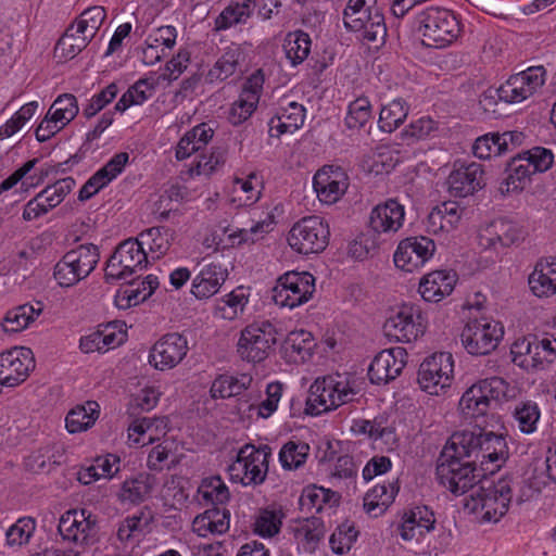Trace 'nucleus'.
<instances>
[{"instance_id":"c03bdc74","label":"nucleus","mask_w":556,"mask_h":556,"mask_svg":"<svg viewBox=\"0 0 556 556\" xmlns=\"http://www.w3.org/2000/svg\"><path fill=\"white\" fill-rule=\"evenodd\" d=\"M139 237L140 239L138 240L141 245L148 244L151 252L155 253L156 257H160L170 249L175 239V231L168 227L159 226L147 229Z\"/></svg>"},{"instance_id":"49530a36","label":"nucleus","mask_w":556,"mask_h":556,"mask_svg":"<svg viewBox=\"0 0 556 556\" xmlns=\"http://www.w3.org/2000/svg\"><path fill=\"white\" fill-rule=\"evenodd\" d=\"M408 106L402 99H395L383 105L379 114V127L382 131L392 132L406 119Z\"/></svg>"},{"instance_id":"4be33fe9","label":"nucleus","mask_w":556,"mask_h":556,"mask_svg":"<svg viewBox=\"0 0 556 556\" xmlns=\"http://www.w3.org/2000/svg\"><path fill=\"white\" fill-rule=\"evenodd\" d=\"M313 180L319 200L327 204L340 200L349 186L348 175L341 167H324L315 174Z\"/></svg>"},{"instance_id":"c85d7f7f","label":"nucleus","mask_w":556,"mask_h":556,"mask_svg":"<svg viewBox=\"0 0 556 556\" xmlns=\"http://www.w3.org/2000/svg\"><path fill=\"white\" fill-rule=\"evenodd\" d=\"M434 515L427 507H415L405 514L400 527V534L404 541L419 540L433 530Z\"/></svg>"},{"instance_id":"603ef678","label":"nucleus","mask_w":556,"mask_h":556,"mask_svg":"<svg viewBox=\"0 0 556 556\" xmlns=\"http://www.w3.org/2000/svg\"><path fill=\"white\" fill-rule=\"evenodd\" d=\"M283 517L285 514L281 508L267 507L261 509L253 523L254 532L267 538L276 535L280 531Z\"/></svg>"},{"instance_id":"a19ab883","label":"nucleus","mask_w":556,"mask_h":556,"mask_svg":"<svg viewBox=\"0 0 556 556\" xmlns=\"http://www.w3.org/2000/svg\"><path fill=\"white\" fill-rule=\"evenodd\" d=\"M118 458L115 455L97 457L94 463L78 471V481L90 484L100 478H112L118 470Z\"/></svg>"},{"instance_id":"5701e85b","label":"nucleus","mask_w":556,"mask_h":556,"mask_svg":"<svg viewBox=\"0 0 556 556\" xmlns=\"http://www.w3.org/2000/svg\"><path fill=\"white\" fill-rule=\"evenodd\" d=\"M448 192L455 198L473 194L484 186V172L480 164L470 163L455 168L446 180Z\"/></svg>"},{"instance_id":"6ab92c4d","label":"nucleus","mask_w":556,"mask_h":556,"mask_svg":"<svg viewBox=\"0 0 556 556\" xmlns=\"http://www.w3.org/2000/svg\"><path fill=\"white\" fill-rule=\"evenodd\" d=\"M188 351L186 337L178 332L167 333L152 346L149 363L157 370H168L180 364Z\"/></svg>"},{"instance_id":"09e8293b","label":"nucleus","mask_w":556,"mask_h":556,"mask_svg":"<svg viewBox=\"0 0 556 556\" xmlns=\"http://www.w3.org/2000/svg\"><path fill=\"white\" fill-rule=\"evenodd\" d=\"M506 173V191L509 192L522 190L526 182L529 180L530 175L534 172L531 168V164L526 161L523 154H518L508 163Z\"/></svg>"},{"instance_id":"4468645a","label":"nucleus","mask_w":556,"mask_h":556,"mask_svg":"<svg viewBox=\"0 0 556 556\" xmlns=\"http://www.w3.org/2000/svg\"><path fill=\"white\" fill-rule=\"evenodd\" d=\"M58 531L64 542L88 546L94 542L98 532L97 516L85 508L66 510L59 520Z\"/></svg>"},{"instance_id":"864d4df0","label":"nucleus","mask_w":556,"mask_h":556,"mask_svg":"<svg viewBox=\"0 0 556 556\" xmlns=\"http://www.w3.org/2000/svg\"><path fill=\"white\" fill-rule=\"evenodd\" d=\"M78 112L77 99L72 93L60 94L48 110L50 116H53L54 122H59L64 126L70 124L77 116Z\"/></svg>"},{"instance_id":"bb28decb","label":"nucleus","mask_w":556,"mask_h":556,"mask_svg":"<svg viewBox=\"0 0 556 556\" xmlns=\"http://www.w3.org/2000/svg\"><path fill=\"white\" fill-rule=\"evenodd\" d=\"M305 112V108L295 101H281L276 114L268 122L269 136L279 138L298 130L304 124Z\"/></svg>"},{"instance_id":"774afa93","label":"nucleus","mask_w":556,"mask_h":556,"mask_svg":"<svg viewBox=\"0 0 556 556\" xmlns=\"http://www.w3.org/2000/svg\"><path fill=\"white\" fill-rule=\"evenodd\" d=\"M533 367L542 365L544 362L552 363L556 358V339L533 336Z\"/></svg>"},{"instance_id":"6e6d98bb","label":"nucleus","mask_w":556,"mask_h":556,"mask_svg":"<svg viewBox=\"0 0 556 556\" xmlns=\"http://www.w3.org/2000/svg\"><path fill=\"white\" fill-rule=\"evenodd\" d=\"M496 239L503 247H510L525 240L526 228L514 220L500 219L494 224Z\"/></svg>"},{"instance_id":"e433bc0d","label":"nucleus","mask_w":556,"mask_h":556,"mask_svg":"<svg viewBox=\"0 0 556 556\" xmlns=\"http://www.w3.org/2000/svg\"><path fill=\"white\" fill-rule=\"evenodd\" d=\"M99 414V404L94 401H88L68 412L65 418V427L71 433L86 431L94 425Z\"/></svg>"},{"instance_id":"3c124183","label":"nucleus","mask_w":556,"mask_h":556,"mask_svg":"<svg viewBox=\"0 0 556 556\" xmlns=\"http://www.w3.org/2000/svg\"><path fill=\"white\" fill-rule=\"evenodd\" d=\"M328 386L336 396V407L352 402L358 390L356 389V380L353 377L342 374L328 375Z\"/></svg>"},{"instance_id":"f257e3e1","label":"nucleus","mask_w":556,"mask_h":556,"mask_svg":"<svg viewBox=\"0 0 556 556\" xmlns=\"http://www.w3.org/2000/svg\"><path fill=\"white\" fill-rule=\"evenodd\" d=\"M543 483L530 482L521 477L506 476L496 482L485 479L471 494L475 509L483 511L482 518L486 521H497L507 510L509 503L515 498L518 504L529 501L541 491Z\"/></svg>"},{"instance_id":"f3484780","label":"nucleus","mask_w":556,"mask_h":556,"mask_svg":"<svg viewBox=\"0 0 556 556\" xmlns=\"http://www.w3.org/2000/svg\"><path fill=\"white\" fill-rule=\"evenodd\" d=\"M384 333L399 342H412L424 334L425 318L419 308L403 305L383 325Z\"/></svg>"},{"instance_id":"2eb2a0df","label":"nucleus","mask_w":556,"mask_h":556,"mask_svg":"<svg viewBox=\"0 0 556 556\" xmlns=\"http://www.w3.org/2000/svg\"><path fill=\"white\" fill-rule=\"evenodd\" d=\"M454 371L453 356L448 352L434 353L419 366L418 383L426 392L439 395L451 386Z\"/></svg>"},{"instance_id":"f03ea898","label":"nucleus","mask_w":556,"mask_h":556,"mask_svg":"<svg viewBox=\"0 0 556 556\" xmlns=\"http://www.w3.org/2000/svg\"><path fill=\"white\" fill-rule=\"evenodd\" d=\"M437 479L442 486L459 496L480 485L484 473L472 458L454 453L448 440L438 460Z\"/></svg>"},{"instance_id":"20e7f679","label":"nucleus","mask_w":556,"mask_h":556,"mask_svg":"<svg viewBox=\"0 0 556 556\" xmlns=\"http://www.w3.org/2000/svg\"><path fill=\"white\" fill-rule=\"evenodd\" d=\"M508 391L509 383L501 377L481 379L460 397V413L466 420L477 421L490 409L496 408L502 401L507 400Z\"/></svg>"},{"instance_id":"c9c22d12","label":"nucleus","mask_w":556,"mask_h":556,"mask_svg":"<svg viewBox=\"0 0 556 556\" xmlns=\"http://www.w3.org/2000/svg\"><path fill=\"white\" fill-rule=\"evenodd\" d=\"M41 313L40 302H37V307L28 303L18 305L7 312L1 326L5 332H20L34 323Z\"/></svg>"},{"instance_id":"7ed1b4c3","label":"nucleus","mask_w":556,"mask_h":556,"mask_svg":"<svg viewBox=\"0 0 556 556\" xmlns=\"http://www.w3.org/2000/svg\"><path fill=\"white\" fill-rule=\"evenodd\" d=\"M450 448L454 453L472 458L476 463H504L508 456V447L502 434L493 432L478 433L463 430L450 438Z\"/></svg>"},{"instance_id":"37998d69","label":"nucleus","mask_w":556,"mask_h":556,"mask_svg":"<svg viewBox=\"0 0 556 556\" xmlns=\"http://www.w3.org/2000/svg\"><path fill=\"white\" fill-rule=\"evenodd\" d=\"M339 501V493L317 485L305 488L300 497L302 507L315 509L316 513L321 511L326 506L333 507L338 505Z\"/></svg>"},{"instance_id":"a18cd8bd","label":"nucleus","mask_w":556,"mask_h":556,"mask_svg":"<svg viewBox=\"0 0 556 556\" xmlns=\"http://www.w3.org/2000/svg\"><path fill=\"white\" fill-rule=\"evenodd\" d=\"M198 493L205 505L223 506L230 498L227 485L218 476L203 479L198 489Z\"/></svg>"},{"instance_id":"bf43d9fd","label":"nucleus","mask_w":556,"mask_h":556,"mask_svg":"<svg viewBox=\"0 0 556 556\" xmlns=\"http://www.w3.org/2000/svg\"><path fill=\"white\" fill-rule=\"evenodd\" d=\"M475 156L488 160L505 154L498 132H489L476 139L472 146Z\"/></svg>"},{"instance_id":"dca6fc26","label":"nucleus","mask_w":556,"mask_h":556,"mask_svg":"<svg viewBox=\"0 0 556 556\" xmlns=\"http://www.w3.org/2000/svg\"><path fill=\"white\" fill-rule=\"evenodd\" d=\"M545 70L543 66H532L510 76L496 90L498 99L507 103H519L530 98L544 85Z\"/></svg>"},{"instance_id":"0e129e2a","label":"nucleus","mask_w":556,"mask_h":556,"mask_svg":"<svg viewBox=\"0 0 556 556\" xmlns=\"http://www.w3.org/2000/svg\"><path fill=\"white\" fill-rule=\"evenodd\" d=\"M105 9L103 7L96 5L86 9L74 23L78 25V29H83L94 37L105 21Z\"/></svg>"},{"instance_id":"39448f33","label":"nucleus","mask_w":556,"mask_h":556,"mask_svg":"<svg viewBox=\"0 0 556 556\" xmlns=\"http://www.w3.org/2000/svg\"><path fill=\"white\" fill-rule=\"evenodd\" d=\"M415 27L421 35L422 45L435 49L451 45L460 33L456 15L443 8H427L417 13Z\"/></svg>"},{"instance_id":"8fccbe9b","label":"nucleus","mask_w":556,"mask_h":556,"mask_svg":"<svg viewBox=\"0 0 556 556\" xmlns=\"http://www.w3.org/2000/svg\"><path fill=\"white\" fill-rule=\"evenodd\" d=\"M309 454V445L300 441H288L279 451V462L286 470H296L304 466Z\"/></svg>"},{"instance_id":"423d86ee","label":"nucleus","mask_w":556,"mask_h":556,"mask_svg":"<svg viewBox=\"0 0 556 556\" xmlns=\"http://www.w3.org/2000/svg\"><path fill=\"white\" fill-rule=\"evenodd\" d=\"M344 27L368 42H383L387 25L377 0H349L343 10Z\"/></svg>"},{"instance_id":"b1692460","label":"nucleus","mask_w":556,"mask_h":556,"mask_svg":"<svg viewBox=\"0 0 556 556\" xmlns=\"http://www.w3.org/2000/svg\"><path fill=\"white\" fill-rule=\"evenodd\" d=\"M199 271L192 279L190 292L199 300L215 295L228 278V270L218 263L199 264Z\"/></svg>"},{"instance_id":"6e6552de","label":"nucleus","mask_w":556,"mask_h":556,"mask_svg":"<svg viewBox=\"0 0 556 556\" xmlns=\"http://www.w3.org/2000/svg\"><path fill=\"white\" fill-rule=\"evenodd\" d=\"M99 261L98 245L80 244L67 251L55 264L53 276L61 287H73L86 279L94 270Z\"/></svg>"},{"instance_id":"aec40b11","label":"nucleus","mask_w":556,"mask_h":556,"mask_svg":"<svg viewBox=\"0 0 556 556\" xmlns=\"http://www.w3.org/2000/svg\"><path fill=\"white\" fill-rule=\"evenodd\" d=\"M435 251V243L428 237H410L402 240L394 253V264L404 271L412 273L428 262Z\"/></svg>"},{"instance_id":"58836bf2","label":"nucleus","mask_w":556,"mask_h":556,"mask_svg":"<svg viewBox=\"0 0 556 556\" xmlns=\"http://www.w3.org/2000/svg\"><path fill=\"white\" fill-rule=\"evenodd\" d=\"M166 418H150L143 417L136 419L128 427V437L129 440L132 439L134 434H138V437H142V444L153 443L160 434H165L166 432ZM140 438L134 439V443H140Z\"/></svg>"},{"instance_id":"cd10ccee","label":"nucleus","mask_w":556,"mask_h":556,"mask_svg":"<svg viewBox=\"0 0 556 556\" xmlns=\"http://www.w3.org/2000/svg\"><path fill=\"white\" fill-rule=\"evenodd\" d=\"M456 282L455 271L433 270L420 279L418 292L425 301L438 303L453 292Z\"/></svg>"},{"instance_id":"412c9836","label":"nucleus","mask_w":556,"mask_h":556,"mask_svg":"<svg viewBox=\"0 0 556 556\" xmlns=\"http://www.w3.org/2000/svg\"><path fill=\"white\" fill-rule=\"evenodd\" d=\"M407 363V352L403 348H391L379 352L368 368L371 383L387 384L397 378Z\"/></svg>"},{"instance_id":"1a4fd4ad","label":"nucleus","mask_w":556,"mask_h":556,"mask_svg":"<svg viewBox=\"0 0 556 556\" xmlns=\"http://www.w3.org/2000/svg\"><path fill=\"white\" fill-rule=\"evenodd\" d=\"M271 448L267 444L255 447L252 444L242 446L236 460L228 467L230 480L242 485H257L264 482Z\"/></svg>"},{"instance_id":"0eeeda50","label":"nucleus","mask_w":556,"mask_h":556,"mask_svg":"<svg viewBox=\"0 0 556 556\" xmlns=\"http://www.w3.org/2000/svg\"><path fill=\"white\" fill-rule=\"evenodd\" d=\"M278 342V329L268 320H254L241 331L236 344L238 356L248 363H262L275 350Z\"/></svg>"},{"instance_id":"c756f323","label":"nucleus","mask_w":556,"mask_h":556,"mask_svg":"<svg viewBox=\"0 0 556 556\" xmlns=\"http://www.w3.org/2000/svg\"><path fill=\"white\" fill-rule=\"evenodd\" d=\"M529 286L539 296H549L556 293V258L541 260L529 276Z\"/></svg>"},{"instance_id":"7c9ffc66","label":"nucleus","mask_w":556,"mask_h":556,"mask_svg":"<svg viewBox=\"0 0 556 556\" xmlns=\"http://www.w3.org/2000/svg\"><path fill=\"white\" fill-rule=\"evenodd\" d=\"M399 491L400 484L397 479L375 485L364 496V509L374 517L381 516L394 502Z\"/></svg>"},{"instance_id":"f8f14e48","label":"nucleus","mask_w":556,"mask_h":556,"mask_svg":"<svg viewBox=\"0 0 556 556\" xmlns=\"http://www.w3.org/2000/svg\"><path fill=\"white\" fill-rule=\"evenodd\" d=\"M504 334L498 321L482 317L469 320L460 339L465 350L471 355H486L496 349Z\"/></svg>"},{"instance_id":"2f4dec72","label":"nucleus","mask_w":556,"mask_h":556,"mask_svg":"<svg viewBox=\"0 0 556 556\" xmlns=\"http://www.w3.org/2000/svg\"><path fill=\"white\" fill-rule=\"evenodd\" d=\"M248 303L249 293L244 287H238L215 301L213 315L218 319L235 320L243 314Z\"/></svg>"},{"instance_id":"13d9d810","label":"nucleus","mask_w":556,"mask_h":556,"mask_svg":"<svg viewBox=\"0 0 556 556\" xmlns=\"http://www.w3.org/2000/svg\"><path fill=\"white\" fill-rule=\"evenodd\" d=\"M358 536L354 525L343 522L330 535L329 544L334 554L342 555L349 552Z\"/></svg>"},{"instance_id":"de8ad7c7","label":"nucleus","mask_w":556,"mask_h":556,"mask_svg":"<svg viewBox=\"0 0 556 556\" xmlns=\"http://www.w3.org/2000/svg\"><path fill=\"white\" fill-rule=\"evenodd\" d=\"M311 37L303 30L289 33L285 39L283 49L292 65L301 64L309 54Z\"/></svg>"},{"instance_id":"5fc2aeb1","label":"nucleus","mask_w":556,"mask_h":556,"mask_svg":"<svg viewBox=\"0 0 556 556\" xmlns=\"http://www.w3.org/2000/svg\"><path fill=\"white\" fill-rule=\"evenodd\" d=\"M76 181L72 177H65L55 181L53 185L47 186L38 193L41 202L49 211L62 203L64 198L73 190Z\"/></svg>"},{"instance_id":"a878e982","label":"nucleus","mask_w":556,"mask_h":556,"mask_svg":"<svg viewBox=\"0 0 556 556\" xmlns=\"http://www.w3.org/2000/svg\"><path fill=\"white\" fill-rule=\"evenodd\" d=\"M289 532L298 544L306 553H314L326 534L325 522L318 517H309L293 520L289 526Z\"/></svg>"},{"instance_id":"473e14b6","label":"nucleus","mask_w":556,"mask_h":556,"mask_svg":"<svg viewBox=\"0 0 556 556\" xmlns=\"http://www.w3.org/2000/svg\"><path fill=\"white\" fill-rule=\"evenodd\" d=\"M314 339L311 332L301 329L291 331L282 344V353L289 363H303L312 355Z\"/></svg>"},{"instance_id":"ddd939ff","label":"nucleus","mask_w":556,"mask_h":556,"mask_svg":"<svg viewBox=\"0 0 556 556\" xmlns=\"http://www.w3.org/2000/svg\"><path fill=\"white\" fill-rule=\"evenodd\" d=\"M147 263V253L138 239H127L119 243L106 262L105 280L127 279Z\"/></svg>"},{"instance_id":"9b49d317","label":"nucleus","mask_w":556,"mask_h":556,"mask_svg":"<svg viewBox=\"0 0 556 556\" xmlns=\"http://www.w3.org/2000/svg\"><path fill=\"white\" fill-rule=\"evenodd\" d=\"M315 292V278L307 271H288L273 288L271 299L280 307L294 308L308 302Z\"/></svg>"},{"instance_id":"f704fd0d","label":"nucleus","mask_w":556,"mask_h":556,"mask_svg":"<svg viewBox=\"0 0 556 556\" xmlns=\"http://www.w3.org/2000/svg\"><path fill=\"white\" fill-rule=\"evenodd\" d=\"M92 36L83 29H78V25L71 24L65 34L59 39L55 46V53L65 59H73L80 53L92 40Z\"/></svg>"},{"instance_id":"e2e57ef3","label":"nucleus","mask_w":556,"mask_h":556,"mask_svg":"<svg viewBox=\"0 0 556 556\" xmlns=\"http://www.w3.org/2000/svg\"><path fill=\"white\" fill-rule=\"evenodd\" d=\"M36 529V521L30 517L20 518L12 525L7 533V543L10 546H21L26 544Z\"/></svg>"},{"instance_id":"ea45409f","label":"nucleus","mask_w":556,"mask_h":556,"mask_svg":"<svg viewBox=\"0 0 556 556\" xmlns=\"http://www.w3.org/2000/svg\"><path fill=\"white\" fill-rule=\"evenodd\" d=\"M252 382V377L243 374L239 377L220 375L212 383L211 395L214 399H227L241 394Z\"/></svg>"},{"instance_id":"052dcab7","label":"nucleus","mask_w":556,"mask_h":556,"mask_svg":"<svg viewBox=\"0 0 556 556\" xmlns=\"http://www.w3.org/2000/svg\"><path fill=\"white\" fill-rule=\"evenodd\" d=\"M514 417L522 432L532 433L540 419V410L536 403L527 401L516 405Z\"/></svg>"},{"instance_id":"680f3d73","label":"nucleus","mask_w":556,"mask_h":556,"mask_svg":"<svg viewBox=\"0 0 556 556\" xmlns=\"http://www.w3.org/2000/svg\"><path fill=\"white\" fill-rule=\"evenodd\" d=\"M151 485L148 479L140 476L136 479L126 480L123 483L119 498L123 502H129L132 504L141 503L150 493Z\"/></svg>"},{"instance_id":"393cba45","label":"nucleus","mask_w":556,"mask_h":556,"mask_svg":"<svg viewBox=\"0 0 556 556\" xmlns=\"http://www.w3.org/2000/svg\"><path fill=\"white\" fill-rule=\"evenodd\" d=\"M404 217V206L396 200L390 199L372 208L369 228L378 235L394 233L403 226Z\"/></svg>"},{"instance_id":"69168bd1","label":"nucleus","mask_w":556,"mask_h":556,"mask_svg":"<svg viewBox=\"0 0 556 556\" xmlns=\"http://www.w3.org/2000/svg\"><path fill=\"white\" fill-rule=\"evenodd\" d=\"M285 384L279 381H274L266 387V399L262 401L256 409L257 416L262 418L270 417L278 408V403L283 394Z\"/></svg>"},{"instance_id":"72a5a7b5","label":"nucleus","mask_w":556,"mask_h":556,"mask_svg":"<svg viewBox=\"0 0 556 556\" xmlns=\"http://www.w3.org/2000/svg\"><path fill=\"white\" fill-rule=\"evenodd\" d=\"M243 53L239 47H228L206 74V81L220 84L239 70Z\"/></svg>"},{"instance_id":"4d7b16f0","label":"nucleus","mask_w":556,"mask_h":556,"mask_svg":"<svg viewBox=\"0 0 556 556\" xmlns=\"http://www.w3.org/2000/svg\"><path fill=\"white\" fill-rule=\"evenodd\" d=\"M371 118V104L366 97L355 99L350 103L345 125L350 129L364 127Z\"/></svg>"},{"instance_id":"9d476101","label":"nucleus","mask_w":556,"mask_h":556,"mask_svg":"<svg viewBox=\"0 0 556 556\" xmlns=\"http://www.w3.org/2000/svg\"><path fill=\"white\" fill-rule=\"evenodd\" d=\"M330 230L324 218L311 215L296 222L288 233L290 248L300 254L323 252L329 243Z\"/></svg>"},{"instance_id":"a211bd4d","label":"nucleus","mask_w":556,"mask_h":556,"mask_svg":"<svg viewBox=\"0 0 556 556\" xmlns=\"http://www.w3.org/2000/svg\"><path fill=\"white\" fill-rule=\"evenodd\" d=\"M35 368V359L30 349L15 346L0 354V383L16 387L24 382Z\"/></svg>"},{"instance_id":"338daca9","label":"nucleus","mask_w":556,"mask_h":556,"mask_svg":"<svg viewBox=\"0 0 556 556\" xmlns=\"http://www.w3.org/2000/svg\"><path fill=\"white\" fill-rule=\"evenodd\" d=\"M227 157V151L223 147L213 148L208 155L202 154L195 165V173L198 175H211L222 167Z\"/></svg>"},{"instance_id":"79ce46f5","label":"nucleus","mask_w":556,"mask_h":556,"mask_svg":"<svg viewBox=\"0 0 556 556\" xmlns=\"http://www.w3.org/2000/svg\"><path fill=\"white\" fill-rule=\"evenodd\" d=\"M330 390L327 376L317 378L311 384L308 390V402L311 407H313L312 412L320 415L337 408L336 396H333V393Z\"/></svg>"},{"instance_id":"4c0bfd02","label":"nucleus","mask_w":556,"mask_h":556,"mask_svg":"<svg viewBox=\"0 0 556 556\" xmlns=\"http://www.w3.org/2000/svg\"><path fill=\"white\" fill-rule=\"evenodd\" d=\"M256 0H231L215 20L216 29H228L236 24L245 23L252 15Z\"/></svg>"}]
</instances>
